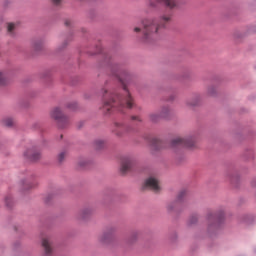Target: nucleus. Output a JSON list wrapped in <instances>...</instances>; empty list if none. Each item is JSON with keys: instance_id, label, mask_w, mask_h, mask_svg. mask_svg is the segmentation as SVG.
Returning <instances> with one entry per match:
<instances>
[{"instance_id": "nucleus-17", "label": "nucleus", "mask_w": 256, "mask_h": 256, "mask_svg": "<svg viewBox=\"0 0 256 256\" xmlns=\"http://www.w3.org/2000/svg\"><path fill=\"white\" fill-rule=\"evenodd\" d=\"M7 31L10 35H13V31H15V23H9L7 26Z\"/></svg>"}, {"instance_id": "nucleus-29", "label": "nucleus", "mask_w": 256, "mask_h": 256, "mask_svg": "<svg viewBox=\"0 0 256 256\" xmlns=\"http://www.w3.org/2000/svg\"><path fill=\"white\" fill-rule=\"evenodd\" d=\"M65 25H66L67 27H69V26L71 25V21L66 20V21H65Z\"/></svg>"}, {"instance_id": "nucleus-4", "label": "nucleus", "mask_w": 256, "mask_h": 256, "mask_svg": "<svg viewBox=\"0 0 256 256\" xmlns=\"http://www.w3.org/2000/svg\"><path fill=\"white\" fill-rule=\"evenodd\" d=\"M195 137L189 136L187 138H181L177 137L172 140V147H188V149H191L195 147Z\"/></svg>"}, {"instance_id": "nucleus-13", "label": "nucleus", "mask_w": 256, "mask_h": 256, "mask_svg": "<svg viewBox=\"0 0 256 256\" xmlns=\"http://www.w3.org/2000/svg\"><path fill=\"white\" fill-rule=\"evenodd\" d=\"M151 145L152 147H154V149H161V145H163V142H161V140H159L158 138H153L151 141Z\"/></svg>"}, {"instance_id": "nucleus-30", "label": "nucleus", "mask_w": 256, "mask_h": 256, "mask_svg": "<svg viewBox=\"0 0 256 256\" xmlns=\"http://www.w3.org/2000/svg\"><path fill=\"white\" fill-rule=\"evenodd\" d=\"M24 186H25V187H29V188L33 187V186H31V184L28 183V182L24 183Z\"/></svg>"}, {"instance_id": "nucleus-25", "label": "nucleus", "mask_w": 256, "mask_h": 256, "mask_svg": "<svg viewBox=\"0 0 256 256\" xmlns=\"http://www.w3.org/2000/svg\"><path fill=\"white\" fill-rule=\"evenodd\" d=\"M77 107L76 103L68 104V109H75Z\"/></svg>"}, {"instance_id": "nucleus-3", "label": "nucleus", "mask_w": 256, "mask_h": 256, "mask_svg": "<svg viewBox=\"0 0 256 256\" xmlns=\"http://www.w3.org/2000/svg\"><path fill=\"white\" fill-rule=\"evenodd\" d=\"M50 117L56 121L60 129H65L69 125V118L63 114L61 108H54L50 112Z\"/></svg>"}, {"instance_id": "nucleus-12", "label": "nucleus", "mask_w": 256, "mask_h": 256, "mask_svg": "<svg viewBox=\"0 0 256 256\" xmlns=\"http://www.w3.org/2000/svg\"><path fill=\"white\" fill-rule=\"evenodd\" d=\"M113 239V231H108L100 237L101 243H109Z\"/></svg>"}, {"instance_id": "nucleus-34", "label": "nucleus", "mask_w": 256, "mask_h": 256, "mask_svg": "<svg viewBox=\"0 0 256 256\" xmlns=\"http://www.w3.org/2000/svg\"><path fill=\"white\" fill-rule=\"evenodd\" d=\"M168 209H172L171 206H168Z\"/></svg>"}, {"instance_id": "nucleus-15", "label": "nucleus", "mask_w": 256, "mask_h": 256, "mask_svg": "<svg viewBox=\"0 0 256 256\" xmlns=\"http://www.w3.org/2000/svg\"><path fill=\"white\" fill-rule=\"evenodd\" d=\"M207 93L208 95L213 96L217 93V88H215V86H210L208 87Z\"/></svg>"}, {"instance_id": "nucleus-23", "label": "nucleus", "mask_w": 256, "mask_h": 256, "mask_svg": "<svg viewBox=\"0 0 256 256\" xmlns=\"http://www.w3.org/2000/svg\"><path fill=\"white\" fill-rule=\"evenodd\" d=\"M183 197H185V191H182L178 194V201H181V199H183Z\"/></svg>"}, {"instance_id": "nucleus-8", "label": "nucleus", "mask_w": 256, "mask_h": 256, "mask_svg": "<svg viewBox=\"0 0 256 256\" xmlns=\"http://www.w3.org/2000/svg\"><path fill=\"white\" fill-rule=\"evenodd\" d=\"M114 129H113V133H115V135H117L118 137H121V135H123L124 133H129V126L121 123V122H116L114 123Z\"/></svg>"}, {"instance_id": "nucleus-10", "label": "nucleus", "mask_w": 256, "mask_h": 256, "mask_svg": "<svg viewBox=\"0 0 256 256\" xmlns=\"http://www.w3.org/2000/svg\"><path fill=\"white\" fill-rule=\"evenodd\" d=\"M134 162L131 158H124L121 163V173H129V170L133 168Z\"/></svg>"}, {"instance_id": "nucleus-22", "label": "nucleus", "mask_w": 256, "mask_h": 256, "mask_svg": "<svg viewBox=\"0 0 256 256\" xmlns=\"http://www.w3.org/2000/svg\"><path fill=\"white\" fill-rule=\"evenodd\" d=\"M34 49H35L36 51H39V50L41 49V42H35V44H34Z\"/></svg>"}, {"instance_id": "nucleus-26", "label": "nucleus", "mask_w": 256, "mask_h": 256, "mask_svg": "<svg viewBox=\"0 0 256 256\" xmlns=\"http://www.w3.org/2000/svg\"><path fill=\"white\" fill-rule=\"evenodd\" d=\"M134 33H141V28L140 27H135L134 28Z\"/></svg>"}, {"instance_id": "nucleus-31", "label": "nucleus", "mask_w": 256, "mask_h": 256, "mask_svg": "<svg viewBox=\"0 0 256 256\" xmlns=\"http://www.w3.org/2000/svg\"><path fill=\"white\" fill-rule=\"evenodd\" d=\"M80 167H85V162L84 163L80 162Z\"/></svg>"}, {"instance_id": "nucleus-28", "label": "nucleus", "mask_w": 256, "mask_h": 256, "mask_svg": "<svg viewBox=\"0 0 256 256\" xmlns=\"http://www.w3.org/2000/svg\"><path fill=\"white\" fill-rule=\"evenodd\" d=\"M212 219H216V221H219L221 219V216H212Z\"/></svg>"}, {"instance_id": "nucleus-21", "label": "nucleus", "mask_w": 256, "mask_h": 256, "mask_svg": "<svg viewBox=\"0 0 256 256\" xmlns=\"http://www.w3.org/2000/svg\"><path fill=\"white\" fill-rule=\"evenodd\" d=\"M50 2L52 3V5H54V7H57V5H61V0H50Z\"/></svg>"}, {"instance_id": "nucleus-24", "label": "nucleus", "mask_w": 256, "mask_h": 256, "mask_svg": "<svg viewBox=\"0 0 256 256\" xmlns=\"http://www.w3.org/2000/svg\"><path fill=\"white\" fill-rule=\"evenodd\" d=\"M131 119H132V121H139V122H141V118L139 116H132Z\"/></svg>"}, {"instance_id": "nucleus-7", "label": "nucleus", "mask_w": 256, "mask_h": 256, "mask_svg": "<svg viewBox=\"0 0 256 256\" xmlns=\"http://www.w3.org/2000/svg\"><path fill=\"white\" fill-rule=\"evenodd\" d=\"M157 3H163L168 9H175L177 7V0H150V7H157Z\"/></svg>"}, {"instance_id": "nucleus-33", "label": "nucleus", "mask_w": 256, "mask_h": 256, "mask_svg": "<svg viewBox=\"0 0 256 256\" xmlns=\"http://www.w3.org/2000/svg\"><path fill=\"white\" fill-rule=\"evenodd\" d=\"M190 105H197V103H190Z\"/></svg>"}, {"instance_id": "nucleus-20", "label": "nucleus", "mask_w": 256, "mask_h": 256, "mask_svg": "<svg viewBox=\"0 0 256 256\" xmlns=\"http://www.w3.org/2000/svg\"><path fill=\"white\" fill-rule=\"evenodd\" d=\"M5 203L7 207H11V196H7L5 198Z\"/></svg>"}, {"instance_id": "nucleus-11", "label": "nucleus", "mask_w": 256, "mask_h": 256, "mask_svg": "<svg viewBox=\"0 0 256 256\" xmlns=\"http://www.w3.org/2000/svg\"><path fill=\"white\" fill-rule=\"evenodd\" d=\"M42 247L46 256H51L53 254V247L51 246V240H49V238L42 239Z\"/></svg>"}, {"instance_id": "nucleus-2", "label": "nucleus", "mask_w": 256, "mask_h": 256, "mask_svg": "<svg viewBox=\"0 0 256 256\" xmlns=\"http://www.w3.org/2000/svg\"><path fill=\"white\" fill-rule=\"evenodd\" d=\"M173 21V12L166 10L157 18H145L142 20L143 36L142 42L145 45H153L157 37L161 35Z\"/></svg>"}, {"instance_id": "nucleus-19", "label": "nucleus", "mask_w": 256, "mask_h": 256, "mask_svg": "<svg viewBox=\"0 0 256 256\" xmlns=\"http://www.w3.org/2000/svg\"><path fill=\"white\" fill-rule=\"evenodd\" d=\"M6 81H7V77H5V74L0 72V85H5Z\"/></svg>"}, {"instance_id": "nucleus-32", "label": "nucleus", "mask_w": 256, "mask_h": 256, "mask_svg": "<svg viewBox=\"0 0 256 256\" xmlns=\"http://www.w3.org/2000/svg\"><path fill=\"white\" fill-rule=\"evenodd\" d=\"M86 213H89V211H87V210H84V212H83V215H85Z\"/></svg>"}, {"instance_id": "nucleus-9", "label": "nucleus", "mask_w": 256, "mask_h": 256, "mask_svg": "<svg viewBox=\"0 0 256 256\" xmlns=\"http://www.w3.org/2000/svg\"><path fill=\"white\" fill-rule=\"evenodd\" d=\"M24 156L26 159H29V161H39L41 159V152L35 150V148L28 149Z\"/></svg>"}, {"instance_id": "nucleus-16", "label": "nucleus", "mask_w": 256, "mask_h": 256, "mask_svg": "<svg viewBox=\"0 0 256 256\" xmlns=\"http://www.w3.org/2000/svg\"><path fill=\"white\" fill-rule=\"evenodd\" d=\"M95 147L96 149H103V147H105V142H103V140H97L95 142Z\"/></svg>"}, {"instance_id": "nucleus-14", "label": "nucleus", "mask_w": 256, "mask_h": 256, "mask_svg": "<svg viewBox=\"0 0 256 256\" xmlns=\"http://www.w3.org/2000/svg\"><path fill=\"white\" fill-rule=\"evenodd\" d=\"M3 123L5 127H13V125H15V120H13V118H5Z\"/></svg>"}, {"instance_id": "nucleus-6", "label": "nucleus", "mask_w": 256, "mask_h": 256, "mask_svg": "<svg viewBox=\"0 0 256 256\" xmlns=\"http://www.w3.org/2000/svg\"><path fill=\"white\" fill-rule=\"evenodd\" d=\"M144 187L146 189H150V191H153L154 193H159V191H161V184L155 177H149L146 179Z\"/></svg>"}, {"instance_id": "nucleus-1", "label": "nucleus", "mask_w": 256, "mask_h": 256, "mask_svg": "<svg viewBox=\"0 0 256 256\" xmlns=\"http://www.w3.org/2000/svg\"><path fill=\"white\" fill-rule=\"evenodd\" d=\"M111 71L112 75L120 81L124 96H120L116 90L103 89L101 111L104 115H111L115 109H118V111H121V109H133V105H135V100L127 89V83L131 81V74L119 65H114Z\"/></svg>"}, {"instance_id": "nucleus-5", "label": "nucleus", "mask_w": 256, "mask_h": 256, "mask_svg": "<svg viewBox=\"0 0 256 256\" xmlns=\"http://www.w3.org/2000/svg\"><path fill=\"white\" fill-rule=\"evenodd\" d=\"M169 115H171V108H169V106L163 107L160 111L159 114L157 113H151L149 115V119L150 121H152L153 123H157L159 120L161 119H167V117H169Z\"/></svg>"}, {"instance_id": "nucleus-18", "label": "nucleus", "mask_w": 256, "mask_h": 256, "mask_svg": "<svg viewBox=\"0 0 256 256\" xmlns=\"http://www.w3.org/2000/svg\"><path fill=\"white\" fill-rule=\"evenodd\" d=\"M65 157H67V153L61 152V153L58 155V161H59V163H63V161H65Z\"/></svg>"}, {"instance_id": "nucleus-27", "label": "nucleus", "mask_w": 256, "mask_h": 256, "mask_svg": "<svg viewBox=\"0 0 256 256\" xmlns=\"http://www.w3.org/2000/svg\"><path fill=\"white\" fill-rule=\"evenodd\" d=\"M137 239V233H134L132 236H131V241H135Z\"/></svg>"}]
</instances>
